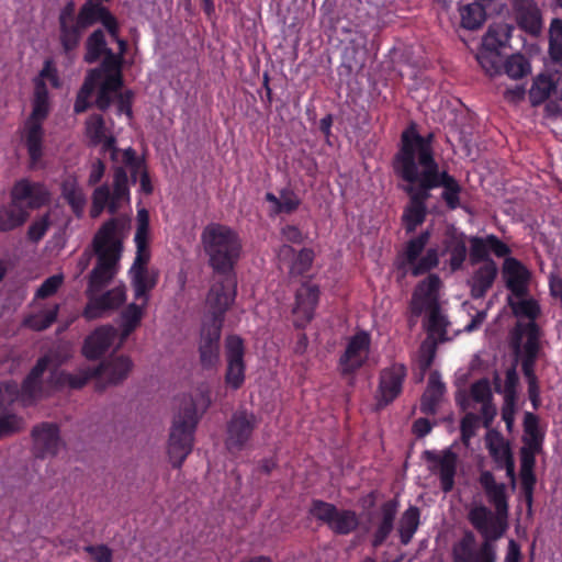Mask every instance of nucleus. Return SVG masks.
<instances>
[{
    "label": "nucleus",
    "instance_id": "obj_1",
    "mask_svg": "<svg viewBox=\"0 0 562 562\" xmlns=\"http://www.w3.org/2000/svg\"><path fill=\"white\" fill-rule=\"evenodd\" d=\"M434 140V133L422 135L412 123L401 134L398 149L392 159V169L403 182H418L429 199L432 190L442 188L441 200L449 210L454 211L462 207L460 195L463 188L447 170L440 169Z\"/></svg>",
    "mask_w": 562,
    "mask_h": 562
},
{
    "label": "nucleus",
    "instance_id": "obj_2",
    "mask_svg": "<svg viewBox=\"0 0 562 562\" xmlns=\"http://www.w3.org/2000/svg\"><path fill=\"white\" fill-rule=\"evenodd\" d=\"M241 250L243 244L237 232L213 224V344L220 338L224 314L236 299L235 267Z\"/></svg>",
    "mask_w": 562,
    "mask_h": 562
},
{
    "label": "nucleus",
    "instance_id": "obj_3",
    "mask_svg": "<svg viewBox=\"0 0 562 562\" xmlns=\"http://www.w3.org/2000/svg\"><path fill=\"white\" fill-rule=\"evenodd\" d=\"M479 483L488 503L494 506L495 514L485 505H475L469 510L468 520L483 538L479 553L482 562H496L494 542L501 539L506 531L509 510L506 485L497 483L494 474L487 470L480 473Z\"/></svg>",
    "mask_w": 562,
    "mask_h": 562
},
{
    "label": "nucleus",
    "instance_id": "obj_4",
    "mask_svg": "<svg viewBox=\"0 0 562 562\" xmlns=\"http://www.w3.org/2000/svg\"><path fill=\"white\" fill-rule=\"evenodd\" d=\"M124 223L112 217L99 228L92 239L97 265L88 276L86 295L98 294L108 286L119 270V260L123 248L122 241L115 237Z\"/></svg>",
    "mask_w": 562,
    "mask_h": 562
},
{
    "label": "nucleus",
    "instance_id": "obj_5",
    "mask_svg": "<svg viewBox=\"0 0 562 562\" xmlns=\"http://www.w3.org/2000/svg\"><path fill=\"white\" fill-rule=\"evenodd\" d=\"M200 414L194 398L182 395L173 413L167 441V456L173 469H180L194 445Z\"/></svg>",
    "mask_w": 562,
    "mask_h": 562
},
{
    "label": "nucleus",
    "instance_id": "obj_6",
    "mask_svg": "<svg viewBox=\"0 0 562 562\" xmlns=\"http://www.w3.org/2000/svg\"><path fill=\"white\" fill-rule=\"evenodd\" d=\"M540 337L541 330L537 323L517 322L510 331V347L515 357L520 358L527 384L538 382L535 368L541 350Z\"/></svg>",
    "mask_w": 562,
    "mask_h": 562
},
{
    "label": "nucleus",
    "instance_id": "obj_7",
    "mask_svg": "<svg viewBox=\"0 0 562 562\" xmlns=\"http://www.w3.org/2000/svg\"><path fill=\"white\" fill-rule=\"evenodd\" d=\"M431 231L425 229L417 236L408 239L403 251L398 255V269L405 270L409 267L413 277H419L428 273L439 265V251L436 247H430L422 256L429 239Z\"/></svg>",
    "mask_w": 562,
    "mask_h": 562
},
{
    "label": "nucleus",
    "instance_id": "obj_8",
    "mask_svg": "<svg viewBox=\"0 0 562 562\" xmlns=\"http://www.w3.org/2000/svg\"><path fill=\"white\" fill-rule=\"evenodd\" d=\"M48 102H33L32 112L24 125L23 142L27 149L31 168H36L44 156L45 130L43 121L48 116Z\"/></svg>",
    "mask_w": 562,
    "mask_h": 562
},
{
    "label": "nucleus",
    "instance_id": "obj_9",
    "mask_svg": "<svg viewBox=\"0 0 562 562\" xmlns=\"http://www.w3.org/2000/svg\"><path fill=\"white\" fill-rule=\"evenodd\" d=\"M225 385L228 390H239L246 380V345L236 334H229L224 339Z\"/></svg>",
    "mask_w": 562,
    "mask_h": 562
},
{
    "label": "nucleus",
    "instance_id": "obj_10",
    "mask_svg": "<svg viewBox=\"0 0 562 562\" xmlns=\"http://www.w3.org/2000/svg\"><path fill=\"white\" fill-rule=\"evenodd\" d=\"M371 347V336L366 330L352 335L346 345L345 351L338 359V370L342 376L353 375L367 363Z\"/></svg>",
    "mask_w": 562,
    "mask_h": 562
},
{
    "label": "nucleus",
    "instance_id": "obj_11",
    "mask_svg": "<svg viewBox=\"0 0 562 562\" xmlns=\"http://www.w3.org/2000/svg\"><path fill=\"white\" fill-rule=\"evenodd\" d=\"M30 435L33 442L32 454L38 460L57 457L60 449L66 446L57 423H38L32 427Z\"/></svg>",
    "mask_w": 562,
    "mask_h": 562
},
{
    "label": "nucleus",
    "instance_id": "obj_12",
    "mask_svg": "<svg viewBox=\"0 0 562 562\" xmlns=\"http://www.w3.org/2000/svg\"><path fill=\"white\" fill-rule=\"evenodd\" d=\"M401 189L408 196V202L403 210L401 221L405 233L409 235L415 233L426 221L428 214L427 201L429 198L418 182H404Z\"/></svg>",
    "mask_w": 562,
    "mask_h": 562
},
{
    "label": "nucleus",
    "instance_id": "obj_13",
    "mask_svg": "<svg viewBox=\"0 0 562 562\" xmlns=\"http://www.w3.org/2000/svg\"><path fill=\"white\" fill-rule=\"evenodd\" d=\"M257 427L254 413L246 409L236 411L227 423L225 446L231 454L243 451Z\"/></svg>",
    "mask_w": 562,
    "mask_h": 562
},
{
    "label": "nucleus",
    "instance_id": "obj_14",
    "mask_svg": "<svg viewBox=\"0 0 562 562\" xmlns=\"http://www.w3.org/2000/svg\"><path fill=\"white\" fill-rule=\"evenodd\" d=\"M319 286L310 281H303L295 292V303L292 310L294 315L293 324L296 328L303 329L314 318L319 301Z\"/></svg>",
    "mask_w": 562,
    "mask_h": 562
},
{
    "label": "nucleus",
    "instance_id": "obj_15",
    "mask_svg": "<svg viewBox=\"0 0 562 562\" xmlns=\"http://www.w3.org/2000/svg\"><path fill=\"white\" fill-rule=\"evenodd\" d=\"M406 374V368L401 363H394L381 371L376 396L378 409L391 404L402 393Z\"/></svg>",
    "mask_w": 562,
    "mask_h": 562
},
{
    "label": "nucleus",
    "instance_id": "obj_16",
    "mask_svg": "<svg viewBox=\"0 0 562 562\" xmlns=\"http://www.w3.org/2000/svg\"><path fill=\"white\" fill-rule=\"evenodd\" d=\"M87 297L88 303L82 311V316L87 321H93L103 317L110 311L121 307L126 301V289L124 284H121L101 295L91 294L87 295Z\"/></svg>",
    "mask_w": 562,
    "mask_h": 562
},
{
    "label": "nucleus",
    "instance_id": "obj_17",
    "mask_svg": "<svg viewBox=\"0 0 562 562\" xmlns=\"http://www.w3.org/2000/svg\"><path fill=\"white\" fill-rule=\"evenodd\" d=\"M423 459L434 464V467H429L430 471L436 472L438 470L441 490L445 493L450 492L454 486L458 454L451 448L445 449L441 453L425 450Z\"/></svg>",
    "mask_w": 562,
    "mask_h": 562
},
{
    "label": "nucleus",
    "instance_id": "obj_18",
    "mask_svg": "<svg viewBox=\"0 0 562 562\" xmlns=\"http://www.w3.org/2000/svg\"><path fill=\"white\" fill-rule=\"evenodd\" d=\"M439 257L448 256L447 265L450 272L454 273L463 268L467 260V236L454 227L448 228L442 237Z\"/></svg>",
    "mask_w": 562,
    "mask_h": 562
},
{
    "label": "nucleus",
    "instance_id": "obj_19",
    "mask_svg": "<svg viewBox=\"0 0 562 562\" xmlns=\"http://www.w3.org/2000/svg\"><path fill=\"white\" fill-rule=\"evenodd\" d=\"M133 368L134 362L130 356L111 355L97 367L92 368V375H94V379L105 378L108 384L117 386L127 380Z\"/></svg>",
    "mask_w": 562,
    "mask_h": 562
},
{
    "label": "nucleus",
    "instance_id": "obj_20",
    "mask_svg": "<svg viewBox=\"0 0 562 562\" xmlns=\"http://www.w3.org/2000/svg\"><path fill=\"white\" fill-rule=\"evenodd\" d=\"M440 285L441 280L437 274H429L416 285L409 302V311L413 316L418 317L425 310L439 306Z\"/></svg>",
    "mask_w": 562,
    "mask_h": 562
},
{
    "label": "nucleus",
    "instance_id": "obj_21",
    "mask_svg": "<svg viewBox=\"0 0 562 562\" xmlns=\"http://www.w3.org/2000/svg\"><path fill=\"white\" fill-rule=\"evenodd\" d=\"M116 335V328L110 324L97 327L85 338L82 356L90 361L99 360L110 349Z\"/></svg>",
    "mask_w": 562,
    "mask_h": 562
},
{
    "label": "nucleus",
    "instance_id": "obj_22",
    "mask_svg": "<svg viewBox=\"0 0 562 562\" xmlns=\"http://www.w3.org/2000/svg\"><path fill=\"white\" fill-rule=\"evenodd\" d=\"M502 273L506 288L514 296L522 299L528 294L530 271L518 259L506 257Z\"/></svg>",
    "mask_w": 562,
    "mask_h": 562
},
{
    "label": "nucleus",
    "instance_id": "obj_23",
    "mask_svg": "<svg viewBox=\"0 0 562 562\" xmlns=\"http://www.w3.org/2000/svg\"><path fill=\"white\" fill-rule=\"evenodd\" d=\"M400 502L396 498L387 499L382 503L375 528L372 533L371 544L373 548H380L394 530L395 519L398 513Z\"/></svg>",
    "mask_w": 562,
    "mask_h": 562
},
{
    "label": "nucleus",
    "instance_id": "obj_24",
    "mask_svg": "<svg viewBox=\"0 0 562 562\" xmlns=\"http://www.w3.org/2000/svg\"><path fill=\"white\" fill-rule=\"evenodd\" d=\"M513 11L518 26L532 36L540 34L542 16L533 0H513Z\"/></svg>",
    "mask_w": 562,
    "mask_h": 562
},
{
    "label": "nucleus",
    "instance_id": "obj_25",
    "mask_svg": "<svg viewBox=\"0 0 562 562\" xmlns=\"http://www.w3.org/2000/svg\"><path fill=\"white\" fill-rule=\"evenodd\" d=\"M498 274V268L494 260L480 266L469 281L470 294L474 300L483 299L493 286Z\"/></svg>",
    "mask_w": 562,
    "mask_h": 562
},
{
    "label": "nucleus",
    "instance_id": "obj_26",
    "mask_svg": "<svg viewBox=\"0 0 562 562\" xmlns=\"http://www.w3.org/2000/svg\"><path fill=\"white\" fill-rule=\"evenodd\" d=\"M520 456V481L522 497L530 510L533 503V491L537 483L535 474L536 456L532 452L519 451Z\"/></svg>",
    "mask_w": 562,
    "mask_h": 562
},
{
    "label": "nucleus",
    "instance_id": "obj_27",
    "mask_svg": "<svg viewBox=\"0 0 562 562\" xmlns=\"http://www.w3.org/2000/svg\"><path fill=\"white\" fill-rule=\"evenodd\" d=\"M445 392L446 385L440 381L438 373H431L428 385L420 398V412L425 415H435Z\"/></svg>",
    "mask_w": 562,
    "mask_h": 562
},
{
    "label": "nucleus",
    "instance_id": "obj_28",
    "mask_svg": "<svg viewBox=\"0 0 562 562\" xmlns=\"http://www.w3.org/2000/svg\"><path fill=\"white\" fill-rule=\"evenodd\" d=\"M291 255H294L289 271L291 277H301L310 271L315 259L313 249L302 248L295 252V249L291 245L284 244L280 247L279 256L288 257Z\"/></svg>",
    "mask_w": 562,
    "mask_h": 562
},
{
    "label": "nucleus",
    "instance_id": "obj_29",
    "mask_svg": "<svg viewBox=\"0 0 562 562\" xmlns=\"http://www.w3.org/2000/svg\"><path fill=\"white\" fill-rule=\"evenodd\" d=\"M419 525L420 509L417 506L409 505L408 508L402 513L396 528L401 544L407 546L411 543Z\"/></svg>",
    "mask_w": 562,
    "mask_h": 562
},
{
    "label": "nucleus",
    "instance_id": "obj_30",
    "mask_svg": "<svg viewBox=\"0 0 562 562\" xmlns=\"http://www.w3.org/2000/svg\"><path fill=\"white\" fill-rule=\"evenodd\" d=\"M83 61L94 64L103 58H108L110 47L102 29L94 30L85 42Z\"/></svg>",
    "mask_w": 562,
    "mask_h": 562
},
{
    "label": "nucleus",
    "instance_id": "obj_31",
    "mask_svg": "<svg viewBox=\"0 0 562 562\" xmlns=\"http://www.w3.org/2000/svg\"><path fill=\"white\" fill-rule=\"evenodd\" d=\"M124 66L112 65L103 66V63H100L99 66L94 67L93 75L100 77L102 82L100 83L110 92L114 93V97L119 93H123L122 88L124 87V75H123Z\"/></svg>",
    "mask_w": 562,
    "mask_h": 562
},
{
    "label": "nucleus",
    "instance_id": "obj_32",
    "mask_svg": "<svg viewBox=\"0 0 562 562\" xmlns=\"http://www.w3.org/2000/svg\"><path fill=\"white\" fill-rule=\"evenodd\" d=\"M58 30L59 43L66 55L78 48L83 32L86 31L82 26H79V22L77 20L68 23H58Z\"/></svg>",
    "mask_w": 562,
    "mask_h": 562
},
{
    "label": "nucleus",
    "instance_id": "obj_33",
    "mask_svg": "<svg viewBox=\"0 0 562 562\" xmlns=\"http://www.w3.org/2000/svg\"><path fill=\"white\" fill-rule=\"evenodd\" d=\"M486 448L495 463L496 470H503L505 465L514 461L509 443L499 434H496L494 438H487Z\"/></svg>",
    "mask_w": 562,
    "mask_h": 562
},
{
    "label": "nucleus",
    "instance_id": "obj_34",
    "mask_svg": "<svg viewBox=\"0 0 562 562\" xmlns=\"http://www.w3.org/2000/svg\"><path fill=\"white\" fill-rule=\"evenodd\" d=\"M30 217V213L23 206H8L0 207V232H11L18 227H21L26 223Z\"/></svg>",
    "mask_w": 562,
    "mask_h": 562
},
{
    "label": "nucleus",
    "instance_id": "obj_35",
    "mask_svg": "<svg viewBox=\"0 0 562 562\" xmlns=\"http://www.w3.org/2000/svg\"><path fill=\"white\" fill-rule=\"evenodd\" d=\"M510 38V27L508 24H493L488 26L486 34L483 36L481 47L488 50L499 52L505 47Z\"/></svg>",
    "mask_w": 562,
    "mask_h": 562
},
{
    "label": "nucleus",
    "instance_id": "obj_36",
    "mask_svg": "<svg viewBox=\"0 0 562 562\" xmlns=\"http://www.w3.org/2000/svg\"><path fill=\"white\" fill-rule=\"evenodd\" d=\"M359 526V518L355 510L338 509L334 515L328 528L336 535L347 536L353 532Z\"/></svg>",
    "mask_w": 562,
    "mask_h": 562
},
{
    "label": "nucleus",
    "instance_id": "obj_37",
    "mask_svg": "<svg viewBox=\"0 0 562 562\" xmlns=\"http://www.w3.org/2000/svg\"><path fill=\"white\" fill-rule=\"evenodd\" d=\"M461 25L467 30H476L485 21V7L475 0L471 3L460 7Z\"/></svg>",
    "mask_w": 562,
    "mask_h": 562
},
{
    "label": "nucleus",
    "instance_id": "obj_38",
    "mask_svg": "<svg viewBox=\"0 0 562 562\" xmlns=\"http://www.w3.org/2000/svg\"><path fill=\"white\" fill-rule=\"evenodd\" d=\"M61 196L70 205L74 214L81 217L86 205V195L82 189L77 186L76 180H65L61 183Z\"/></svg>",
    "mask_w": 562,
    "mask_h": 562
},
{
    "label": "nucleus",
    "instance_id": "obj_39",
    "mask_svg": "<svg viewBox=\"0 0 562 562\" xmlns=\"http://www.w3.org/2000/svg\"><path fill=\"white\" fill-rule=\"evenodd\" d=\"M106 7L99 1H86L76 15L79 26L85 30L100 22Z\"/></svg>",
    "mask_w": 562,
    "mask_h": 562
},
{
    "label": "nucleus",
    "instance_id": "obj_40",
    "mask_svg": "<svg viewBox=\"0 0 562 562\" xmlns=\"http://www.w3.org/2000/svg\"><path fill=\"white\" fill-rule=\"evenodd\" d=\"M59 306L56 304L53 308L41 312L40 314H30L23 319V326L42 331L50 327L57 319Z\"/></svg>",
    "mask_w": 562,
    "mask_h": 562
},
{
    "label": "nucleus",
    "instance_id": "obj_41",
    "mask_svg": "<svg viewBox=\"0 0 562 562\" xmlns=\"http://www.w3.org/2000/svg\"><path fill=\"white\" fill-rule=\"evenodd\" d=\"M158 279L159 270L154 268L148 270L147 273L140 274V282L138 284L135 282V274H132V286L134 289L135 299H144L146 304L149 299L148 293L157 285Z\"/></svg>",
    "mask_w": 562,
    "mask_h": 562
},
{
    "label": "nucleus",
    "instance_id": "obj_42",
    "mask_svg": "<svg viewBox=\"0 0 562 562\" xmlns=\"http://www.w3.org/2000/svg\"><path fill=\"white\" fill-rule=\"evenodd\" d=\"M554 88V83L549 77L544 75L538 76L529 90L530 103L533 106L542 104L549 99Z\"/></svg>",
    "mask_w": 562,
    "mask_h": 562
},
{
    "label": "nucleus",
    "instance_id": "obj_43",
    "mask_svg": "<svg viewBox=\"0 0 562 562\" xmlns=\"http://www.w3.org/2000/svg\"><path fill=\"white\" fill-rule=\"evenodd\" d=\"M503 67L505 74L512 79H521L531 70L529 59L520 53L510 55Z\"/></svg>",
    "mask_w": 562,
    "mask_h": 562
},
{
    "label": "nucleus",
    "instance_id": "obj_44",
    "mask_svg": "<svg viewBox=\"0 0 562 562\" xmlns=\"http://www.w3.org/2000/svg\"><path fill=\"white\" fill-rule=\"evenodd\" d=\"M122 161L131 171L130 179L133 184L137 182L140 172L148 169L145 155L138 156L132 147L122 151Z\"/></svg>",
    "mask_w": 562,
    "mask_h": 562
},
{
    "label": "nucleus",
    "instance_id": "obj_45",
    "mask_svg": "<svg viewBox=\"0 0 562 562\" xmlns=\"http://www.w3.org/2000/svg\"><path fill=\"white\" fill-rule=\"evenodd\" d=\"M86 135L89 138V146L95 147L102 143L105 135V121L101 114H91L86 123Z\"/></svg>",
    "mask_w": 562,
    "mask_h": 562
},
{
    "label": "nucleus",
    "instance_id": "obj_46",
    "mask_svg": "<svg viewBox=\"0 0 562 562\" xmlns=\"http://www.w3.org/2000/svg\"><path fill=\"white\" fill-rule=\"evenodd\" d=\"M121 318L123 337H127L140 325L143 307L136 303H131L121 313Z\"/></svg>",
    "mask_w": 562,
    "mask_h": 562
},
{
    "label": "nucleus",
    "instance_id": "obj_47",
    "mask_svg": "<svg viewBox=\"0 0 562 562\" xmlns=\"http://www.w3.org/2000/svg\"><path fill=\"white\" fill-rule=\"evenodd\" d=\"M508 305L510 306L515 316L527 317L530 321L528 323H536L537 317L540 314V306L533 299L520 300L515 302L510 296L508 297Z\"/></svg>",
    "mask_w": 562,
    "mask_h": 562
},
{
    "label": "nucleus",
    "instance_id": "obj_48",
    "mask_svg": "<svg viewBox=\"0 0 562 562\" xmlns=\"http://www.w3.org/2000/svg\"><path fill=\"white\" fill-rule=\"evenodd\" d=\"M519 382V378L515 367L506 370L504 386L501 384L498 376L494 380V389L496 393H504L505 402H515L516 389Z\"/></svg>",
    "mask_w": 562,
    "mask_h": 562
},
{
    "label": "nucleus",
    "instance_id": "obj_49",
    "mask_svg": "<svg viewBox=\"0 0 562 562\" xmlns=\"http://www.w3.org/2000/svg\"><path fill=\"white\" fill-rule=\"evenodd\" d=\"M449 325L446 316L441 314L440 306H435L429 308V318H428V331L431 335H437L439 341L443 342L448 340L447 338V327Z\"/></svg>",
    "mask_w": 562,
    "mask_h": 562
},
{
    "label": "nucleus",
    "instance_id": "obj_50",
    "mask_svg": "<svg viewBox=\"0 0 562 562\" xmlns=\"http://www.w3.org/2000/svg\"><path fill=\"white\" fill-rule=\"evenodd\" d=\"M476 60L488 76H495L501 72L502 59L499 52L481 47L476 54Z\"/></svg>",
    "mask_w": 562,
    "mask_h": 562
},
{
    "label": "nucleus",
    "instance_id": "obj_51",
    "mask_svg": "<svg viewBox=\"0 0 562 562\" xmlns=\"http://www.w3.org/2000/svg\"><path fill=\"white\" fill-rule=\"evenodd\" d=\"M470 260L472 265L483 262L487 265L490 260L488 243L486 237L474 236L470 238Z\"/></svg>",
    "mask_w": 562,
    "mask_h": 562
},
{
    "label": "nucleus",
    "instance_id": "obj_52",
    "mask_svg": "<svg viewBox=\"0 0 562 562\" xmlns=\"http://www.w3.org/2000/svg\"><path fill=\"white\" fill-rule=\"evenodd\" d=\"M308 513L321 522L329 526L334 515L337 514V507L322 499H313Z\"/></svg>",
    "mask_w": 562,
    "mask_h": 562
},
{
    "label": "nucleus",
    "instance_id": "obj_53",
    "mask_svg": "<svg viewBox=\"0 0 562 562\" xmlns=\"http://www.w3.org/2000/svg\"><path fill=\"white\" fill-rule=\"evenodd\" d=\"M524 436L522 439L532 440V441H542L544 442V431L539 428V417L531 413L526 412L524 415Z\"/></svg>",
    "mask_w": 562,
    "mask_h": 562
},
{
    "label": "nucleus",
    "instance_id": "obj_54",
    "mask_svg": "<svg viewBox=\"0 0 562 562\" xmlns=\"http://www.w3.org/2000/svg\"><path fill=\"white\" fill-rule=\"evenodd\" d=\"M199 351L203 368H211V324L206 321V317L203 319L201 326Z\"/></svg>",
    "mask_w": 562,
    "mask_h": 562
},
{
    "label": "nucleus",
    "instance_id": "obj_55",
    "mask_svg": "<svg viewBox=\"0 0 562 562\" xmlns=\"http://www.w3.org/2000/svg\"><path fill=\"white\" fill-rule=\"evenodd\" d=\"M279 194H280L279 214H292L300 207L302 200L293 189L283 188L279 191Z\"/></svg>",
    "mask_w": 562,
    "mask_h": 562
},
{
    "label": "nucleus",
    "instance_id": "obj_56",
    "mask_svg": "<svg viewBox=\"0 0 562 562\" xmlns=\"http://www.w3.org/2000/svg\"><path fill=\"white\" fill-rule=\"evenodd\" d=\"M22 418L15 414H0V440L13 436L22 430Z\"/></svg>",
    "mask_w": 562,
    "mask_h": 562
},
{
    "label": "nucleus",
    "instance_id": "obj_57",
    "mask_svg": "<svg viewBox=\"0 0 562 562\" xmlns=\"http://www.w3.org/2000/svg\"><path fill=\"white\" fill-rule=\"evenodd\" d=\"M35 182H31L27 179H21L16 181L10 192L11 196V206H22L23 201H27L29 196H31L32 189Z\"/></svg>",
    "mask_w": 562,
    "mask_h": 562
},
{
    "label": "nucleus",
    "instance_id": "obj_58",
    "mask_svg": "<svg viewBox=\"0 0 562 562\" xmlns=\"http://www.w3.org/2000/svg\"><path fill=\"white\" fill-rule=\"evenodd\" d=\"M50 224V212H47L29 226L26 232L27 239L31 243L37 244L45 236Z\"/></svg>",
    "mask_w": 562,
    "mask_h": 562
},
{
    "label": "nucleus",
    "instance_id": "obj_59",
    "mask_svg": "<svg viewBox=\"0 0 562 562\" xmlns=\"http://www.w3.org/2000/svg\"><path fill=\"white\" fill-rule=\"evenodd\" d=\"M50 202V193L41 182H35L31 196L27 199L26 206L30 210H38Z\"/></svg>",
    "mask_w": 562,
    "mask_h": 562
},
{
    "label": "nucleus",
    "instance_id": "obj_60",
    "mask_svg": "<svg viewBox=\"0 0 562 562\" xmlns=\"http://www.w3.org/2000/svg\"><path fill=\"white\" fill-rule=\"evenodd\" d=\"M480 416L474 413H467L460 423L461 441L468 446L470 440L475 436L479 428Z\"/></svg>",
    "mask_w": 562,
    "mask_h": 562
},
{
    "label": "nucleus",
    "instance_id": "obj_61",
    "mask_svg": "<svg viewBox=\"0 0 562 562\" xmlns=\"http://www.w3.org/2000/svg\"><path fill=\"white\" fill-rule=\"evenodd\" d=\"M150 260L149 247H137L134 263L130 270L131 274H135V282L138 284L142 273H147L148 262Z\"/></svg>",
    "mask_w": 562,
    "mask_h": 562
},
{
    "label": "nucleus",
    "instance_id": "obj_62",
    "mask_svg": "<svg viewBox=\"0 0 562 562\" xmlns=\"http://www.w3.org/2000/svg\"><path fill=\"white\" fill-rule=\"evenodd\" d=\"M43 357L48 358V366L50 369H60L63 364L67 363L71 359L72 353L70 348L66 346H58L55 349H50Z\"/></svg>",
    "mask_w": 562,
    "mask_h": 562
},
{
    "label": "nucleus",
    "instance_id": "obj_63",
    "mask_svg": "<svg viewBox=\"0 0 562 562\" xmlns=\"http://www.w3.org/2000/svg\"><path fill=\"white\" fill-rule=\"evenodd\" d=\"M470 395L476 403H486L492 401V392L488 380L480 379L475 381L470 387Z\"/></svg>",
    "mask_w": 562,
    "mask_h": 562
},
{
    "label": "nucleus",
    "instance_id": "obj_64",
    "mask_svg": "<svg viewBox=\"0 0 562 562\" xmlns=\"http://www.w3.org/2000/svg\"><path fill=\"white\" fill-rule=\"evenodd\" d=\"M19 389L14 381H5L0 383V414H3L7 409V405H10L18 397Z\"/></svg>",
    "mask_w": 562,
    "mask_h": 562
}]
</instances>
